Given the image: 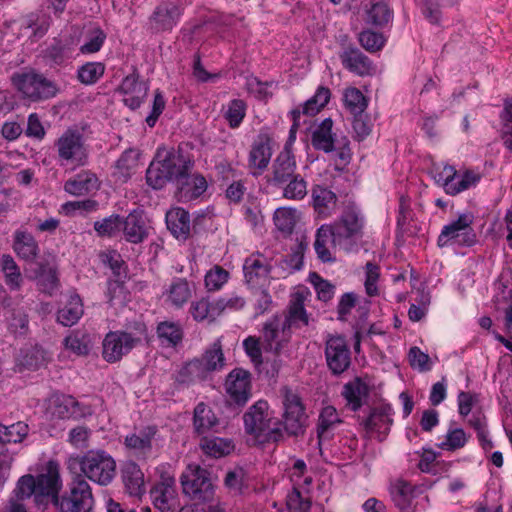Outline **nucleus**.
<instances>
[{"label": "nucleus", "mask_w": 512, "mask_h": 512, "mask_svg": "<svg viewBox=\"0 0 512 512\" xmlns=\"http://www.w3.org/2000/svg\"><path fill=\"white\" fill-rule=\"evenodd\" d=\"M192 167L193 162L181 151L160 147L146 171L147 184L153 189H161L168 182H175L179 186Z\"/></svg>", "instance_id": "f257e3e1"}, {"label": "nucleus", "mask_w": 512, "mask_h": 512, "mask_svg": "<svg viewBox=\"0 0 512 512\" xmlns=\"http://www.w3.org/2000/svg\"><path fill=\"white\" fill-rule=\"evenodd\" d=\"M277 189H281L282 197L284 199L301 201L308 194V183L302 175L296 174L285 182V184L280 185Z\"/></svg>", "instance_id": "79ce46f5"}, {"label": "nucleus", "mask_w": 512, "mask_h": 512, "mask_svg": "<svg viewBox=\"0 0 512 512\" xmlns=\"http://www.w3.org/2000/svg\"><path fill=\"white\" fill-rule=\"evenodd\" d=\"M391 416L392 409L389 405L371 408L369 414L359 422L365 431L364 437L367 439L376 437L378 441H383L393 423Z\"/></svg>", "instance_id": "4468645a"}, {"label": "nucleus", "mask_w": 512, "mask_h": 512, "mask_svg": "<svg viewBox=\"0 0 512 512\" xmlns=\"http://www.w3.org/2000/svg\"><path fill=\"white\" fill-rule=\"evenodd\" d=\"M367 393V385L359 378L346 383L342 390V396L347 401V405L353 411H357L361 408L362 399L366 397Z\"/></svg>", "instance_id": "a19ab883"}, {"label": "nucleus", "mask_w": 512, "mask_h": 512, "mask_svg": "<svg viewBox=\"0 0 512 512\" xmlns=\"http://www.w3.org/2000/svg\"><path fill=\"white\" fill-rule=\"evenodd\" d=\"M246 115V104L243 100L234 99L228 104L224 114L231 128H237Z\"/></svg>", "instance_id": "69168bd1"}, {"label": "nucleus", "mask_w": 512, "mask_h": 512, "mask_svg": "<svg viewBox=\"0 0 512 512\" xmlns=\"http://www.w3.org/2000/svg\"><path fill=\"white\" fill-rule=\"evenodd\" d=\"M83 315V304L79 295L72 293L67 303L57 313V320L63 326H72Z\"/></svg>", "instance_id": "f704fd0d"}, {"label": "nucleus", "mask_w": 512, "mask_h": 512, "mask_svg": "<svg viewBox=\"0 0 512 512\" xmlns=\"http://www.w3.org/2000/svg\"><path fill=\"white\" fill-rule=\"evenodd\" d=\"M204 366L208 375L211 372L219 371L225 366V357L222 350L221 341L216 340L208 349L205 350L201 358H198Z\"/></svg>", "instance_id": "a18cd8bd"}, {"label": "nucleus", "mask_w": 512, "mask_h": 512, "mask_svg": "<svg viewBox=\"0 0 512 512\" xmlns=\"http://www.w3.org/2000/svg\"><path fill=\"white\" fill-rule=\"evenodd\" d=\"M473 216L461 214L456 220L445 225L438 236L439 247L467 246L474 245L477 241L476 234L472 228Z\"/></svg>", "instance_id": "9d476101"}, {"label": "nucleus", "mask_w": 512, "mask_h": 512, "mask_svg": "<svg viewBox=\"0 0 512 512\" xmlns=\"http://www.w3.org/2000/svg\"><path fill=\"white\" fill-rule=\"evenodd\" d=\"M342 65L350 72L359 76L369 75L373 66L369 58L359 49H346L340 54Z\"/></svg>", "instance_id": "bb28decb"}, {"label": "nucleus", "mask_w": 512, "mask_h": 512, "mask_svg": "<svg viewBox=\"0 0 512 512\" xmlns=\"http://www.w3.org/2000/svg\"><path fill=\"white\" fill-rule=\"evenodd\" d=\"M167 301L174 307H182L192 296V289L189 282L184 278H176L169 285Z\"/></svg>", "instance_id": "ea45409f"}, {"label": "nucleus", "mask_w": 512, "mask_h": 512, "mask_svg": "<svg viewBox=\"0 0 512 512\" xmlns=\"http://www.w3.org/2000/svg\"><path fill=\"white\" fill-rule=\"evenodd\" d=\"M342 423V420L336 410L331 405L323 407L318 416L317 423V437L319 444L322 441L330 440L337 426Z\"/></svg>", "instance_id": "cd10ccee"}, {"label": "nucleus", "mask_w": 512, "mask_h": 512, "mask_svg": "<svg viewBox=\"0 0 512 512\" xmlns=\"http://www.w3.org/2000/svg\"><path fill=\"white\" fill-rule=\"evenodd\" d=\"M307 418L306 411H283L281 419L283 433L286 432L294 437L304 435Z\"/></svg>", "instance_id": "e433bc0d"}, {"label": "nucleus", "mask_w": 512, "mask_h": 512, "mask_svg": "<svg viewBox=\"0 0 512 512\" xmlns=\"http://www.w3.org/2000/svg\"><path fill=\"white\" fill-rule=\"evenodd\" d=\"M190 313L197 322L214 321L220 316L217 300L210 302L207 298L193 301L190 305Z\"/></svg>", "instance_id": "37998d69"}, {"label": "nucleus", "mask_w": 512, "mask_h": 512, "mask_svg": "<svg viewBox=\"0 0 512 512\" xmlns=\"http://www.w3.org/2000/svg\"><path fill=\"white\" fill-rule=\"evenodd\" d=\"M93 503L90 485L83 478L77 477L70 483L69 491L58 498L55 506L61 512H89Z\"/></svg>", "instance_id": "9b49d317"}, {"label": "nucleus", "mask_w": 512, "mask_h": 512, "mask_svg": "<svg viewBox=\"0 0 512 512\" xmlns=\"http://www.w3.org/2000/svg\"><path fill=\"white\" fill-rule=\"evenodd\" d=\"M468 441V436L461 428H449L445 439L438 447L445 451H456L463 448Z\"/></svg>", "instance_id": "052dcab7"}, {"label": "nucleus", "mask_w": 512, "mask_h": 512, "mask_svg": "<svg viewBox=\"0 0 512 512\" xmlns=\"http://www.w3.org/2000/svg\"><path fill=\"white\" fill-rule=\"evenodd\" d=\"M330 96V90L326 87L320 86L315 95L304 103L302 109L303 114L311 116L315 115L329 102Z\"/></svg>", "instance_id": "bf43d9fd"}, {"label": "nucleus", "mask_w": 512, "mask_h": 512, "mask_svg": "<svg viewBox=\"0 0 512 512\" xmlns=\"http://www.w3.org/2000/svg\"><path fill=\"white\" fill-rule=\"evenodd\" d=\"M20 364L30 370H36L46 361V353L40 347H31L24 350L20 356Z\"/></svg>", "instance_id": "e2e57ef3"}, {"label": "nucleus", "mask_w": 512, "mask_h": 512, "mask_svg": "<svg viewBox=\"0 0 512 512\" xmlns=\"http://www.w3.org/2000/svg\"><path fill=\"white\" fill-rule=\"evenodd\" d=\"M286 505L289 512H308L311 507V502L308 497L303 496L297 488L287 495Z\"/></svg>", "instance_id": "774afa93"}, {"label": "nucleus", "mask_w": 512, "mask_h": 512, "mask_svg": "<svg viewBox=\"0 0 512 512\" xmlns=\"http://www.w3.org/2000/svg\"><path fill=\"white\" fill-rule=\"evenodd\" d=\"M51 25V18L45 13H31L23 23V26L32 30L33 36L36 38L43 37Z\"/></svg>", "instance_id": "13d9d810"}, {"label": "nucleus", "mask_w": 512, "mask_h": 512, "mask_svg": "<svg viewBox=\"0 0 512 512\" xmlns=\"http://www.w3.org/2000/svg\"><path fill=\"white\" fill-rule=\"evenodd\" d=\"M333 238L334 234L331 231L330 226L322 225L320 226L315 235L314 241V249L317 254V257L322 262H334L335 258L332 255V252L329 248V243L333 246Z\"/></svg>", "instance_id": "4c0bfd02"}, {"label": "nucleus", "mask_w": 512, "mask_h": 512, "mask_svg": "<svg viewBox=\"0 0 512 512\" xmlns=\"http://www.w3.org/2000/svg\"><path fill=\"white\" fill-rule=\"evenodd\" d=\"M64 346L67 350L74 353L75 355L81 356L86 355L89 351L88 348V337L86 334L80 332V331H73L71 332L65 339H64Z\"/></svg>", "instance_id": "680f3d73"}, {"label": "nucleus", "mask_w": 512, "mask_h": 512, "mask_svg": "<svg viewBox=\"0 0 512 512\" xmlns=\"http://www.w3.org/2000/svg\"><path fill=\"white\" fill-rule=\"evenodd\" d=\"M100 182L95 173L83 170L64 184V190L74 196H84L99 188Z\"/></svg>", "instance_id": "393cba45"}, {"label": "nucleus", "mask_w": 512, "mask_h": 512, "mask_svg": "<svg viewBox=\"0 0 512 512\" xmlns=\"http://www.w3.org/2000/svg\"><path fill=\"white\" fill-rule=\"evenodd\" d=\"M272 139L266 133L257 136L251 145L248 157V166L253 175L261 174L268 166L272 157Z\"/></svg>", "instance_id": "412c9836"}, {"label": "nucleus", "mask_w": 512, "mask_h": 512, "mask_svg": "<svg viewBox=\"0 0 512 512\" xmlns=\"http://www.w3.org/2000/svg\"><path fill=\"white\" fill-rule=\"evenodd\" d=\"M333 121L331 118L324 119L312 134V145L318 150L326 153L334 149V134L332 133Z\"/></svg>", "instance_id": "c9c22d12"}, {"label": "nucleus", "mask_w": 512, "mask_h": 512, "mask_svg": "<svg viewBox=\"0 0 512 512\" xmlns=\"http://www.w3.org/2000/svg\"><path fill=\"white\" fill-rule=\"evenodd\" d=\"M350 349L346 339L341 335H327L325 341V358L328 368L334 375L345 372L351 363Z\"/></svg>", "instance_id": "ddd939ff"}, {"label": "nucleus", "mask_w": 512, "mask_h": 512, "mask_svg": "<svg viewBox=\"0 0 512 512\" xmlns=\"http://www.w3.org/2000/svg\"><path fill=\"white\" fill-rule=\"evenodd\" d=\"M327 225L334 234L333 247L346 252L351 251L363 236L364 219L354 205L347 206L336 221Z\"/></svg>", "instance_id": "39448f33"}, {"label": "nucleus", "mask_w": 512, "mask_h": 512, "mask_svg": "<svg viewBox=\"0 0 512 512\" xmlns=\"http://www.w3.org/2000/svg\"><path fill=\"white\" fill-rule=\"evenodd\" d=\"M245 432L258 444L284 440L281 420L274 417L267 401L254 403L243 416Z\"/></svg>", "instance_id": "7ed1b4c3"}, {"label": "nucleus", "mask_w": 512, "mask_h": 512, "mask_svg": "<svg viewBox=\"0 0 512 512\" xmlns=\"http://www.w3.org/2000/svg\"><path fill=\"white\" fill-rule=\"evenodd\" d=\"M79 40L74 38H62L56 40L54 44L49 48V57L56 63L61 64L68 59Z\"/></svg>", "instance_id": "5fc2aeb1"}, {"label": "nucleus", "mask_w": 512, "mask_h": 512, "mask_svg": "<svg viewBox=\"0 0 512 512\" xmlns=\"http://www.w3.org/2000/svg\"><path fill=\"white\" fill-rule=\"evenodd\" d=\"M182 10L177 2L161 1L150 16V23L156 31L171 30L178 22Z\"/></svg>", "instance_id": "4be33fe9"}, {"label": "nucleus", "mask_w": 512, "mask_h": 512, "mask_svg": "<svg viewBox=\"0 0 512 512\" xmlns=\"http://www.w3.org/2000/svg\"><path fill=\"white\" fill-rule=\"evenodd\" d=\"M84 41L79 47V52L83 55H90L100 51L105 40L106 34L97 24H89L84 27Z\"/></svg>", "instance_id": "72a5a7b5"}, {"label": "nucleus", "mask_w": 512, "mask_h": 512, "mask_svg": "<svg viewBox=\"0 0 512 512\" xmlns=\"http://www.w3.org/2000/svg\"><path fill=\"white\" fill-rule=\"evenodd\" d=\"M61 488L62 480L59 463L50 460L46 464L45 471L36 477L28 474L19 479L16 495L20 499L33 496L37 505H47L49 502L56 505Z\"/></svg>", "instance_id": "f03ea898"}, {"label": "nucleus", "mask_w": 512, "mask_h": 512, "mask_svg": "<svg viewBox=\"0 0 512 512\" xmlns=\"http://www.w3.org/2000/svg\"><path fill=\"white\" fill-rule=\"evenodd\" d=\"M157 333L160 339L173 346L177 345L182 339L180 326L173 322H161L157 327Z\"/></svg>", "instance_id": "338daca9"}, {"label": "nucleus", "mask_w": 512, "mask_h": 512, "mask_svg": "<svg viewBox=\"0 0 512 512\" xmlns=\"http://www.w3.org/2000/svg\"><path fill=\"white\" fill-rule=\"evenodd\" d=\"M200 447L205 454L214 458L226 456L234 449V445L229 439L206 436L201 439Z\"/></svg>", "instance_id": "49530a36"}, {"label": "nucleus", "mask_w": 512, "mask_h": 512, "mask_svg": "<svg viewBox=\"0 0 512 512\" xmlns=\"http://www.w3.org/2000/svg\"><path fill=\"white\" fill-rule=\"evenodd\" d=\"M0 265L7 286L11 290H19L23 284V276L13 257L8 254L2 255Z\"/></svg>", "instance_id": "09e8293b"}, {"label": "nucleus", "mask_w": 512, "mask_h": 512, "mask_svg": "<svg viewBox=\"0 0 512 512\" xmlns=\"http://www.w3.org/2000/svg\"><path fill=\"white\" fill-rule=\"evenodd\" d=\"M35 279L38 289L50 296L55 294L60 288L57 269L49 263H38Z\"/></svg>", "instance_id": "c756f323"}, {"label": "nucleus", "mask_w": 512, "mask_h": 512, "mask_svg": "<svg viewBox=\"0 0 512 512\" xmlns=\"http://www.w3.org/2000/svg\"><path fill=\"white\" fill-rule=\"evenodd\" d=\"M122 478L130 495L140 496L143 493L144 474L137 464L127 463L122 471Z\"/></svg>", "instance_id": "58836bf2"}, {"label": "nucleus", "mask_w": 512, "mask_h": 512, "mask_svg": "<svg viewBox=\"0 0 512 512\" xmlns=\"http://www.w3.org/2000/svg\"><path fill=\"white\" fill-rule=\"evenodd\" d=\"M208 373L198 358H195L181 367L176 380L182 384H190L196 381H203Z\"/></svg>", "instance_id": "8fccbe9b"}, {"label": "nucleus", "mask_w": 512, "mask_h": 512, "mask_svg": "<svg viewBox=\"0 0 512 512\" xmlns=\"http://www.w3.org/2000/svg\"><path fill=\"white\" fill-rule=\"evenodd\" d=\"M140 152L136 149H127L116 163L117 173L123 181H126L137 169Z\"/></svg>", "instance_id": "3c124183"}, {"label": "nucleus", "mask_w": 512, "mask_h": 512, "mask_svg": "<svg viewBox=\"0 0 512 512\" xmlns=\"http://www.w3.org/2000/svg\"><path fill=\"white\" fill-rule=\"evenodd\" d=\"M76 460L83 475L99 485L106 486L115 477L116 462L103 450H90Z\"/></svg>", "instance_id": "6e6552de"}, {"label": "nucleus", "mask_w": 512, "mask_h": 512, "mask_svg": "<svg viewBox=\"0 0 512 512\" xmlns=\"http://www.w3.org/2000/svg\"><path fill=\"white\" fill-rule=\"evenodd\" d=\"M119 89L124 94L123 101L125 105L131 109L140 107L148 92V86L146 83L139 81L136 74L126 76Z\"/></svg>", "instance_id": "b1692460"}, {"label": "nucleus", "mask_w": 512, "mask_h": 512, "mask_svg": "<svg viewBox=\"0 0 512 512\" xmlns=\"http://www.w3.org/2000/svg\"><path fill=\"white\" fill-rule=\"evenodd\" d=\"M297 163L290 145L286 144L283 150L274 159L270 172L266 175L268 186L278 188L294 177L297 172Z\"/></svg>", "instance_id": "2eb2a0df"}, {"label": "nucleus", "mask_w": 512, "mask_h": 512, "mask_svg": "<svg viewBox=\"0 0 512 512\" xmlns=\"http://www.w3.org/2000/svg\"><path fill=\"white\" fill-rule=\"evenodd\" d=\"M13 248L16 254L25 260H33L38 252L34 237L25 231L15 232Z\"/></svg>", "instance_id": "c03bdc74"}, {"label": "nucleus", "mask_w": 512, "mask_h": 512, "mask_svg": "<svg viewBox=\"0 0 512 512\" xmlns=\"http://www.w3.org/2000/svg\"><path fill=\"white\" fill-rule=\"evenodd\" d=\"M227 394L238 405H244L251 396V374L242 369L232 370L225 382Z\"/></svg>", "instance_id": "aec40b11"}, {"label": "nucleus", "mask_w": 512, "mask_h": 512, "mask_svg": "<svg viewBox=\"0 0 512 512\" xmlns=\"http://www.w3.org/2000/svg\"><path fill=\"white\" fill-rule=\"evenodd\" d=\"M292 331L283 323L281 315H274L263 325L262 340L265 349L279 355L289 343Z\"/></svg>", "instance_id": "dca6fc26"}, {"label": "nucleus", "mask_w": 512, "mask_h": 512, "mask_svg": "<svg viewBox=\"0 0 512 512\" xmlns=\"http://www.w3.org/2000/svg\"><path fill=\"white\" fill-rule=\"evenodd\" d=\"M156 433L155 426H147L134 431L125 437V448L138 458H146L152 451Z\"/></svg>", "instance_id": "5701e85b"}, {"label": "nucleus", "mask_w": 512, "mask_h": 512, "mask_svg": "<svg viewBox=\"0 0 512 512\" xmlns=\"http://www.w3.org/2000/svg\"><path fill=\"white\" fill-rule=\"evenodd\" d=\"M48 412L58 419H80L92 414L89 406L81 404L74 397L55 394L49 400Z\"/></svg>", "instance_id": "a211bd4d"}, {"label": "nucleus", "mask_w": 512, "mask_h": 512, "mask_svg": "<svg viewBox=\"0 0 512 512\" xmlns=\"http://www.w3.org/2000/svg\"><path fill=\"white\" fill-rule=\"evenodd\" d=\"M297 210L290 207H281L276 209L274 212V224L276 228L284 235H289L292 233L296 222Z\"/></svg>", "instance_id": "864d4df0"}, {"label": "nucleus", "mask_w": 512, "mask_h": 512, "mask_svg": "<svg viewBox=\"0 0 512 512\" xmlns=\"http://www.w3.org/2000/svg\"><path fill=\"white\" fill-rule=\"evenodd\" d=\"M343 101L345 107L354 115V117L361 116L367 108V100L365 96L355 87H349L344 90Z\"/></svg>", "instance_id": "603ef678"}, {"label": "nucleus", "mask_w": 512, "mask_h": 512, "mask_svg": "<svg viewBox=\"0 0 512 512\" xmlns=\"http://www.w3.org/2000/svg\"><path fill=\"white\" fill-rule=\"evenodd\" d=\"M105 72V65L101 62H87L77 70V79L85 85L95 84Z\"/></svg>", "instance_id": "4d7b16f0"}, {"label": "nucleus", "mask_w": 512, "mask_h": 512, "mask_svg": "<svg viewBox=\"0 0 512 512\" xmlns=\"http://www.w3.org/2000/svg\"><path fill=\"white\" fill-rule=\"evenodd\" d=\"M124 236L131 243H140L148 235V228L145 218L141 212H131L124 221H122Z\"/></svg>", "instance_id": "c85d7f7f"}, {"label": "nucleus", "mask_w": 512, "mask_h": 512, "mask_svg": "<svg viewBox=\"0 0 512 512\" xmlns=\"http://www.w3.org/2000/svg\"><path fill=\"white\" fill-rule=\"evenodd\" d=\"M29 432V427L24 422H17L10 426H5L0 423V446L7 443L21 442Z\"/></svg>", "instance_id": "6e6d98bb"}, {"label": "nucleus", "mask_w": 512, "mask_h": 512, "mask_svg": "<svg viewBox=\"0 0 512 512\" xmlns=\"http://www.w3.org/2000/svg\"><path fill=\"white\" fill-rule=\"evenodd\" d=\"M56 158L60 166L73 169L84 167L89 162V146L84 135L77 129H66L54 142Z\"/></svg>", "instance_id": "20e7f679"}, {"label": "nucleus", "mask_w": 512, "mask_h": 512, "mask_svg": "<svg viewBox=\"0 0 512 512\" xmlns=\"http://www.w3.org/2000/svg\"><path fill=\"white\" fill-rule=\"evenodd\" d=\"M157 471L159 481L150 491L152 502L161 512L172 511L175 509L177 496L174 474L165 465L158 467Z\"/></svg>", "instance_id": "f8f14e48"}, {"label": "nucleus", "mask_w": 512, "mask_h": 512, "mask_svg": "<svg viewBox=\"0 0 512 512\" xmlns=\"http://www.w3.org/2000/svg\"><path fill=\"white\" fill-rule=\"evenodd\" d=\"M181 190L191 193V197H198L207 189V182L205 178L198 174H191L190 171L186 173L184 181H181L179 186Z\"/></svg>", "instance_id": "0e129e2a"}, {"label": "nucleus", "mask_w": 512, "mask_h": 512, "mask_svg": "<svg viewBox=\"0 0 512 512\" xmlns=\"http://www.w3.org/2000/svg\"><path fill=\"white\" fill-rule=\"evenodd\" d=\"M414 488L406 480L399 478L393 481L390 485V494L395 505L404 510L411 504L413 498Z\"/></svg>", "instance_id": "de8ad7c7"}, {"label": "nucleus", "mask_w": 512, "mask_h": 512, "mask_svg": "<svg viewBox=\"0 0 512 512\" xmlns=\"http://www.w3.org/2000/svg\"><path fill=\"white\" fill-rule=\"evenodd\" d=\"M166 224L176 238L186 239L190 234V217L183 208L170 209L166 213Z\"/></svg>", "instance_id": "2f4dec72"}, {"label": "nucleus", "mask_w": 512, "mask_h": 512, "mask_svg": "<svg viewBox=\"0 0 512 512\" xmlns=\"http://www.w3.org/2000/svg\"><path fill=\"white\" fill-rule=\"evenodd\" d=\"M480 180V175L472 171H465L458 174L453 166L446 165L438 173L436 181L441 184L445 192L455 196L473 186Z\"/></svg>", "instance_id": "f3484780"}, {"label": "nucleus", "mask_w": 512, "mask_h": 512, "mask_svg": "<svg viewBox=\"0 0 512 512\" xmlns=\"http://www.w3.org/2000/svg\"><path fill=\"white\" fill-rule=\"evenodd\" d=\"M312 204L315 212L322 218L330 217L336 210V194L321 185H314L311 190Z\"/></svg>", "instance_id": "a878e982"}, {"label": "nucleus", "mask_w": 512, "mask_h": 512, "mask_svg": "<svg viewBox=\"0 0 512 512\" xmlns=\"http://www.w3.org/2000/svg\"><path fill=\"white\" fill-rule=\"evenodd\" d=\"M12 83L24 98L39 102L58 93L56 84L34 69H25L12 76Z\"/></svg>", "instance_id": "423d86ee"}, {"label": "nucleus", "mask_w": 512, "mask_h": 512, "mask_svg": "<svg viewBox=\"0 0 512 512\" xmlns=\"http://www.w3.org/2000/svg\"><path fill=\"white\" fill-rule=\"evenodd\" d=\"M184 494L197 503L211 502L215 496V488L210 473L199 465L190 464L180 478Z\"/></svg>", "instance_id": "1a4fd4ad"}, {"label": "nucleus", "mask_w": 512, "mask_h": 512, "mask_svg": "<svg viewBox=\"0 0 512 512\" xmlns=\"http://www.w3.org/2000/svg\"><path fill=\"white\" fill-rule=\"evenodd\" d=\"M145 338L146 327L143 324H137L132 332L111 331L103 340V358L110 363L117 362L140 345Z\"/></svg>", "instance_id": "0eeeda50"}, {"label": "nucleus", "mask_w": 512, "mask_h": 512, "mask_svg": "<svg viewBox=\"0 0 512 512\" xmlns=\"http://www.w3.org/2000/svg\"><path fill=\"white\" fill-rule=\"evenodd\" d=\"M246 282L250 285H257L263 279H266L270 272V265L261 255H251L243 265Z\"/></svg>", "instance_id": "7c9ffc66"}, {"label": "nucleus", "mask_w": 512, "mask_h": 512, "mask_svg": "<svg viewBox=\"0 0 512 512\" xmlns=\"http://www.w3.org/2000/svg\"><path fill=\"white\" fill-rule=\"evenodd\" d=\"M307 289H299L291 295L282 321L291 331L309 325V314L305 309V301L309 296Z\"/></svg>", "instance_id": "6ab92c4d"}, {"label": "nucleus", "mask_w": 512, "mask_h": 512, "mask_svg": "<svg viewBox=\"0 0 512 512\" xmlns=\"http://www.w3.org/2000/svg\"><path fill=\"white\" fill-rule=\"evenodd\" d=\"M219 421L212 409L203 402L197 404L194 409L193 426L199 435L214 431Z\"/></svg>", "instance_id": "473e14b6"}]
</instances>
